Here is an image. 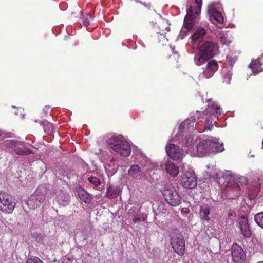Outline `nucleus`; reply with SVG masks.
<instances>
[{
    "label": "nucleus",
    "mask_w": 263,
    "mask_h": 263,
    "mask_svg": "<svg viewBox=\"0 0 263 263\" xmlns=\"http://www.w3.org/2000/svg\"><path fill=\"white\" fill-rule=\"evenodd\" d=\"M16 203L12 197L5 192L0 191V211L2 212L10 214L12 213Z\"/></svg>",
    "instance_id": "nucleus-7"
},
{
    "label": "nucleus",
    "mask_w": 263,
    "mask_h": 263,
    "mask_svg": "<svg viewBox=\"0 0 263 263\" xmlns=\"http://www.w3.org/2000/svg\"><path fill=\"white\" fill-rule=\"evenodd\" d=\"M107 147L113 153L121 156L127 157L131 153V147L129 143L124 139L122 135L110 133L105 138Z\"/></svg>",
    "instance_id": "nucleus-2"
},
{
    "label": "nucleus",
    "mask_w": 263,
    "mask_h": 263,
    "mask_svg": "<svg viewBox=\"0 0 263 263\" xmlns=\"http://www.w3.org/2000/svg\"><path fill=\"white\" fill-rule=\"evenodd\" d=\"M157 209L163 214H165L166 212V209L165 208V205L163 203L159 204L158 206Z\"/></svg>",
    "instance_id": "nucleus-34"
},
{
    "label": "nucleus",
    "mask_w": 263,
    "mask_h": 263,
    "mask_svg": "<svg viewBox=\"0 0 263 263\" xmlns=\"http://www.w3.org/2000/svg\"><path fill=\"white\" fill-rule=\"evenodd\" d=\"M239 225L243 236L246 238L251 237V232L249 226L247 218L244 216L241 217L239 221Z\"/></svg>",
    "instance_id": "nucleus-15"
},
{
    "label": "nucleus",
    "mask_w": 263,
    "mask_h": 263,
    "mask_svg": "<svg viewBox=\"0 0 263 263\" xmlns=\"http://www.w3.org/2000/svg\"><path fill=\"white\" fill-rule=\"evenodd\" d=\"M185 213H186V214L189 213V211H185Z\"/></svg>",
    "instance_id": "nucleus-45"
},
{
    "label": "nucleus",
    "mask_w": 263,
    "mask_h": 263,
    "mask_svg": "<svg viewBox=\"0 0 263 263\" xmlns=\"http://www.w3.org/2000/svg\"><path fill=\"white\" fill-rule=\"evenodd\" d=\"M141 171V168L138 165H132L128 171V174L133 178H136Z\"/></svg>",
    "instance_id": "nucleus-23"
},
{
    "label": "nucleus",
    "mask_w": 263,
    "mask_h": 263,
    "mask_svg": "<svg viewBox=\"0 0 263 263\" xmlns=\"http://www.w3.org/2000/svg\"><path fill=\"white\" fill-rule=\"evenodd\" d=\"M224 81L226 82V83H230V81L231 79V77H232V73L230 71H226L224 73Z\"/></svg>",
    "instance_id": "nucleus-32"
},
{
    "label": "nucleus",
    "mask_w": 263,
    "mask_h": 263,
    "mask_svg": "<svg viewBox=\"0 0 263 263\" xmlns=\"http://www.w3.org/2000/svg\"><path fill=\"white\" fill-rule=\"evenodd\" d=\"M200 212L201 213H202L203 218L206 220L209 221L210 220V218L209 216L210 214V207L208 205H204L201 206L200 208Z\"/></svg>",
    "instance_id": "nucleus-25"
},
{
    "label": "nucleus",
    "mask_w": 263,
    "mask_h": 263,
    "mask_svg": "<svg viewBox=\"0 0 263 263\" xmlns=\"http://www.w3.org/2000/svg\"><path fill=\"white\" fill-rule=\"evenodd\" d=\"M157 35H158V39L160 41L161 40L162 42H164L165 41V40H166L167 39L165 38V36L163 34H158L157 33Z\"/></svg>",
    "instance_id": "nucleus-37"
},
{
    "label": "nucleus",
    "mask_w": 263,
    "mask_h": 263,
    "mask_svg": "<svg viewBox=\"0 0 263 263\" xmlns=\"http://www.w3.org/2000/svg\"><path fill=\"white\" fill-rule=\"evenodd\" d=\"M80 199L86 203H90L92 199V196L83 188L81 186L76 190Z\"/></svg>",
    "instance_id": "nucleus-17"
},
{
    "label": "nucleus",
    "mask_w": 263,
    "mask_h": 263,
    "mask_svg": "<svg viewBox=\"0 0 263 263\" xmlns=\"http://www.w3.org/2000/svg\"><path fill=\"white\" fill-rule=\"evenodd\" d=\"M168 50H171L172 53H176V52H174V49L171 48V47L167 48Z\"/></svg>",
    "instance_id": "nucleus-38"
},
{
    "label": "nucleus",
    "mask_w": 263,
    "mask_h": 263,
    "mask_svg": "<svg viewBox=\"0 0 263 263\" xmlns=\"http://www.w3.org/2000/svg\"><path fill=\"white\" fill-rule=\"evenodd\" d=\"M42 125L45 132L49 135L53 133L56 129L53 125L47 121L42 122Z\"/></svg>",
    "instance_id": "nucleus-24"
},
{
    "label": "nucleus",
    "mask_w": 263,
    "mask_h": 263,
    "mask_svg": "<svg viewBox=\"0 0 263 263\" xmlns=\"http://www.w3.org/2000/svg\"><path fill=\"white\" fill-rule=\"evenodd\" d=\"M229 62L230 65H232V61L230 59L229 60Z\"/></svg>",
    "instance_id": "nucleus-41"
},
{
    "label": "nucleus",
    "mask_w": 263,
    "mask_h": 263,
    "mask_svg": "<svg viewBox=\"0 0 263 263\" xmlns=\"http://www.w3.org/2000/svg\"><path fill=\"white\" fill-rule=\"evenodd\" d=\"M209 153L221 152L224 150L223 145L214 141L207 140Z\"/></svg>",
    "instance_id": "nucleus-18"
},
{
    "label": "nucleus",
    "mask_w": 263,
    "mask_h": 263,
    "mask_svg": "<svg viewBox=\"0 0 263 263\" xmlns=\"http://www.w3.org/2000/svg\"><path fill=\"white\" fill-rule=\"evenodd\" d=\"M197 154L199 157H203L209 154L207 140L200 141L196 145Z\"/></svg>",
    "instance_id": "nucleus-16"
},
{
    "label": "nucleus",
    "mask_w": 263,
    "mask_h": 263,
    "mask_svg": "<svg viewBox=\"0 0 263 263\" xmlns=\"http://www.w3.org/2000/svg\"><path fill=\"white\" fill-rule=\"evenodd\" d=\"M93 18L90 13L87 14V17L84 18L83 20V25L85 27L88 26L90 24V20Z\"/></svg>",
    "instance_id": "nucleus-31"
},
{
    "label": "nucleus",
    "mask_w": 263,
    "mask_h": 263,
    "mask_svg": "<svg viewBox=\"0 0 263 263\" xmlns=\"http://www.w3.org/2000/svg\"><path fill=\"white\" fill-rule=\"evenodd\" d=\"M262 55H263V53H262Z\"/></svg>",
    "instance_id": "nucleus-46"
},
{
    "label": "nucleus",
    "mask_w": 263,
    "mask_h": 263,
    "mask_svg": "<svg viewBox=\"0 0 263 263\" xmlns=\"http://www.w3.org/2000/svg\"><path fill=\"white\" fill-rule=\"evenodd\" d=\"M181 182L182 186L187 189L194 188L197 183L195 175L189 172L182 174Z\"/></svg>",
    "instance_id": "nucleus-10"
},
{
    "label": "nucleus",
    "mask_w": 263,
    "mask_h": 263,
    "mask_svg": "<svg viewBox=\"0 0 263 263\" xmlns=\"http://www.w3.org/2000/svg\"><path fill=\"white\" fill-rule=\"evenodd\" d=\"M215 176H216V178H219V177L218 176V175L217 174H216L215 175Z\"/></svg>",
    "instance_id": "nucleus-43"
},
{
    "label": "nucleus",
    "mask_w": 263,
    "mask_h": 263,
    "mask_svg": "<svg viewBox=\"0 0 263 263\" xmlns=\"http://www.w3.org/2000/svg\"><path fill=\"white\" fill-rule=\"evenodd\" d=\"M165 201L173 206H178L181 201V197L178 192L172 186L166 185L162 192Z\"/></svg>",
    "instance_id": "nucleus-6"
},
{
    "label": "nucleus",
    "mask_w": 263,
    "mask_h": 263,
    "mask_svg": "<svg viewBox=\"0 0 263 263\" xmlns=\"http://www.w3.org/2000/svg\"><path fill=\"white\" fill-rule=\"evenodd\" d=\"M189 124V123L187 122V121H184V122L182 123L180 125V127L182 126L183 124L184 125H185V124Z\"/></svg>",
    "instance_id": "nucleus-39"
},
{
    "label": "nucleus",
    "mask_w": 263,
    "mask_h": 263,
    "mask_svg": "<svg viewBox=\"0 0 263 263\" xmlns=\"http://www.w3.org/2000/svg\"><path fill=\"white\" fill-rule=\"evenodd\" d=\"M171 244L174 252L180 256H182L185 250V240L180 233L173 235L171 238Z\"/></svg>",
    "instance_id": "nucleus-9"
},
{
    "label": "nucleus",
    "mask_w": 263,
    "mask_h": 263,
    "mask_svg": "<svg viewBox=\"0 0 263 263\" xmlns=\"http://www.w3.org/2000/svg\"><path fill=\"white\" fill-rule=\"evenodd\" d=\"M218 69V64L216 60H209L206 66V68L203 70L202 75L206 78H210L213 76Z\"/></svg>",
    "instance_id": "nucleus-14"
},
{
    "label": "nucleus",
    "mask_w": 263,
    "mask_h": 263,
    "mask_svg": "<svg viewBox=\"0 0 263 263\" xmlns=\"http://www.w3.org/2000/svg\"><path fill=\"white\" fill-rule=\"evenodd\" d=\"M146 218H147V216H145V217H142V219H143V221H145L146 219Z\"/></svg>",
    "instance_id": "nucleus-40"
},
{
    "label": "nucleus",
    "mask_w": 263,
    "mask_h": 263,
    "mask_svg": "<svg viewBox=\"0 0 263 263\" xmlns=\"http://www.w3.org/2000/svg\"><path fill=\"white\" fill-rule=\"evenodd\" d=\"M198 116H197L198 119H203L205 117V122L209 123L216 122L217 119V115L221 114V108L220 107L213 103L209 104L208 107L202 113L198 112Z\"/></svg>",
    "instance_id": "nucleus-5"
},
{
    "label": "nucleus",
    "mask_w": 263,
    "mask_h": 263,
    "mask_svg": "<svg viewBox=\"0 0 263 263\" xmlns=\"http://www.w3.org/2000/svg\"><path fill=\"white\" fill-rule=\"evenodd\" d=\"M232 188L234 191L236 192L237 194H239V193H237L240 191V187L237 182H234L232 185Z\"/></svg>",
    "instance_id": "nucleus-33"
},
{
    "label": "nucleus",
    "mask_w": 263,
    "mask_h": 263,
    "mask_svg": "<svg viewBox=\"0 0 263 263\" xmlns=\"http://www.w3.org/2000/svg\"><path fill=\"white\" fill-rule=\"evenodd\" d=\"M166 151L170 158L175 160H181L183 156L182 151L174 144H169L166 146Z\"/></svg>",
    "instance_id": "nucleus-12"
},
{
    "label": "nucleus",
    "mask_w": 263,
    "mask_h": 263,
    "mask_svg": "<svg viewBox=\"0 0 263 263\" xmlns=\"http://www.w3.org/2000/svg\"><path fill=\"white\" fill-rule=\"evenodd\" d=\"M26 263H43V262L39 257L31 256L27 259Z\"/></svg>",
    "instance_id": "nucleus-28"
},
{
    "label": "nucleus",
    "mask_w": 263,
    "mask_h": 263,
    "mask_svg": "<svg viewBox=\"0 0 263 263\" xmlns=\"http://www.w3.org/2000/svg\"><path fill=\"white\" fill-rule=\"evenodd\" d=\"M194 1V5L187 4L189 8L186 9L187 14L184 19L183 26L188 30L192 29L197 22L202 7V0Z\"/></svg>",
    "instance_id": "nucleus-3"
},
{
    "label": "nucleus",
    "mask_w": 263,
    "mask_h": 263,
    "mask_svg": "<svg viewBox=\"0 0 263 263\" xmlns=\"http://www.w3.org/2000/svg\"><path fill=\"white\" fill-rule=\"evenodd\" d=\"M46 195V191H43L40 187L37 188L27 201L28 208L35 209L40 206L45 200Z\"/></svg>",
    "instance_id": "nucleus-8"
},
{
    "label": "nucleus",
    "mask_w": 263,
    "mask_h": 263,
    "mask_svg": "<svg viewBox=\"0 0 263 263\" xmlns=\"http://www.w3.org/2000/svg\"><path fill=\"white\" fill-rule=\"evenodd\" d=\"M218 37L222 45H228L231 42L230 40L228 39V35L223 32L220 33L219 34Z\"/></svg>",
    "instance_id": "nucleus-27"
},
{
    "label": "nucleus",
    "mask_w": 263,
    "mask_h": 263,
    "mask_svg": "<svg viewBox=\"0 0 263 263\" xmlns=\"http://www.w3.org/2000/svg\"><path fill=\"white\" fill-rule=\"evenodd\" d=\"M209 14L216 22L222 24L223 23L224 18L222 14L216 10L214 8H209L208 10Z\"/></svg>",
    "instance_id": "nucleus-20"
},
{
    "label": "nucleus",
    "mask_w": 263,
    "mask_h": 263,
    "mask_svg": "<svg viewBox=\"0 0 263 263\" xmlns=\"http://www.w3.org/2000/svg\"><path fill=\"white\" fill-rule=\"evenodd\" d=\"M261 65L262 64L258 60H255L253 62L250 63L249 67L251 69L254 73L258 74L263 70Z\"/></svg>",
    "instance_id": "nucleus-22"
},
{
    "label": "nucleus",
    "mask_w": 263,
    "mask_h": 263,
    "mask_svg": "<svg viewBox=\"0 0 263 263\" xmlns=\"http://www.w3.org/2000/svg\"><path fill=\"white\" fill-rule=\"evenodd\" d=\"M206 33V30L203 27L197 26L195 28L194 32L191 36V43L194 47L204 41L203 39Z\"/></svg>",
    "instance_id": "nucleus-11"
},
{
    "label": "nucleus",
    "mask_w": 263,
    "mask_h": 263,
    "mask_svg": "<svg viewBox=\"0 0 263 263\" xmlns=\"http://www.w3.org/2000/svg\"><path fill=\"white\" fill-rule=\"evenodd\" d=\"M66 259H68V258H66V259H63V261H62V263H65V261H66Z\"/></svg>",
    "instance_id": "nucleus-42"
},
{
    "label": "nucleus",
    "mask_w": 263,
    "mask_h": 263,
    "mask_svg": "<svg viewBox=\"0 0 263 263\" xmlns=\"http://www.w3.org/2000/svg\"><path fill=\"white\" fill-rule=\"evenodd\" d=\"M139 212H140V209L137 207L133 206L129 210L128 214L132 218L134 215H138Z\"/></svg>",
    "instance_id": "nucleus-30"
},
{
    "label": "nucleus",
    "mask_w": 263,
    "mask_h": 263,
    "mask_svg": "<svg viewBox=\"0 0 263 263\" xmlns=\"http://www.w3.org/2000/svg\"><path fill=\"white\" fill-rule=\"evenodd\" d=\"M5 146L13 149L18 155H28L33 154L30 149L31 145L28 143L15 140H7L5 142Z\"/></svg>",
    "instance_id": "nucleus-4"
},
{
    "label": "nucleus",
    "mask_w": 263,
    "mask_h": 263,
    "mask_svg": "<svg viewBox=\"0 0 263 263\" xmlns=\"http://www.w3.org/2000/svg\"><path fill=\"white\" fill-rule=\"evenodd\" d=\"M195 122V119H194L193 120H192V123H193H193H194V122Z\"/></svg>",
    "instance_id": "nucleus-44"
},
{
    "label": "nucleus",
    "mask_w": 263,
    "mask_h": 263,
    "mask_svg": "<svg viewBox=\"0 0 263 263\" xmlns=\"http://www.w3.org/2000/svg\"><path fill=\"white\" fill-rule=\"evenodd\" d=\"M254 220L256 224L263 229V212L256 214L254 216Z\"/></svg>",
    "instance_id": "nucleus-26"
},
{
    "label": "nucleus",
    "mask_w": 263,
    "mask_h": 263,
    "mask_svg": "<svg viewBox=\"0 0 263 263\" xmlns=\"http://www.w3.org/2000/svg\"><path fill=\"white\" fill-rule=\"evenodd\" d=\"M194 48L199 50V52L196 54L194 58V62L198 66L201 65L216 55L219 50L217 43L212 39H207L203 41Z\"/></svg>",
    "instance_id": "nucleus-1"
},
{
    "label": "nucleus",
    "mask_w": 263,
    "mask_h": 263,
    "mask_svg": "<svg viewBox=\"0 0 263 263\" xmlns=\"http://www.w3.org/2000/svg\"><path fill=\"white\" fill-rule=\"evenodd\" d=\"M165 170L173 177L176 176L179 173V167L171 161H167L165 165Z\"/></svg>",
    "instance_id": "nucleus-19"
},
{
    "label": "nucleus",
    "mask_w": 263,
    "mask_h": 263,
    "mask_svg": "<svg viewBox=\"0 0 263 263\" xmlns=\"http://www.w3.org/2000/svg\"><path fill=\"white\" fill-rule=\"evenodd\" d=\"M239 182L241 184H245L247 182V180L245 177H240L239 178Z\"/></svg>",
    "instance_id": "nucleus-36"
},
{
    "label": "nucleus",
    "mask_w": 263,
    "mask_h": 263,
    "mask_svg": "<svg viewBox=\"0 0 263 263\" xmlns=\"http://www.w3.org/2000/svg\"><path fill=\"white\" fill-rule=\"evenodd\" d=\"M88 180L95 187H98L101 184L100 180L96 177L90 176L88 177Z\"/></svg>",
    "instance_id": "nucleus-29"
},
{
    "label": "nucleus",
    "mask_w": 263,
    "mask_h": 263,
    "mask_svg": "<svg viewBox=\"0 0 263 263\" xmlns=\"http://www.w3.org/2000/svg\"><path fill=\"white\" fill-rule=\"evenodd\" d=\"M231 254L233 261L236 263L241 262L246 258L243 250L237 244L232 246Z\"/></svg>",
    "instance_id": "nucleus-13"
},
{
    "label": "nucleus",
    "mask_w": 263,
    "mask_h": 263,
    "mask_svg": "<svg viewBox=\"0 0 263 263\" xmlns=\"http://www.w3.org/2000/svg\"><path fill=\"white\" fill-rule=\"evenodd\" d=\"M138 215H134V217H132V219L134 222L137 223L141 221V218L137 216Z\"/></svg>",
    "instance_id": "nucleus-35"
},
{
    "label": "nucleus",
    "mask_w": 263,
    "mask_h": 263,
    "mask_svg": "<svg viewBox=\"0 0 263 263\" xmlns=\"http://www.w3.org/2000/svg\"><path fill=\"white\" fill-rule=\"evenodd\" d=\"M120 192L118 187L110 185L107 189L106 196L109 199H115L119 196Z\"/></svg>",
    "instance_id": "nucleus-21"
}]
</instances>
